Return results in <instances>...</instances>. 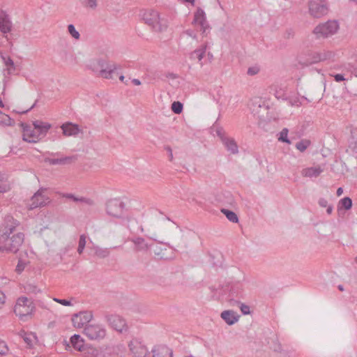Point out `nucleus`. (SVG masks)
I'll list each match as a JSON object with an SVG mask.
<instances>
[{"label":"nucleus","mask_w":357,"mask_h":357,"mask_svg":"<svg viewBox=\"0 0 357 357\" xmlns=\"http://www.w3.org/2000/svg\"><path fill=\"white\" fill-rule=\"evenodd\" d=\"M24 340L26 343H27V344L29 345H31V340L30 337H27V336H25L24 337Z\"/></svg>","instance_id":"obj_57"},{"label":"nucleus","mask_w":357,"mask_h":357,"mask_svg":"<svg viewBox=\"0 0 357 357\" xmlns=\"http://www.w3.org/2000/svg\"><path fill=\"white\" fill-rule=\"evenodd\" d=\"M290 104L292 106H297V107H298V106H300L301 102H298V100H296V101H295L294 102H290Z\"/></svg>","instance_id":"obj_61"},{"label":"nucleus","mask_w":357,"mask_h":357,"mask_svg":"<svg viewBox=\"0 0 357 357\" xmlns=\"http://www.w3.org/2000/svg\"><path fill=\"white\" fill-rule=\"evenodd\" d=\"M339 204L341 205L342 208L349 210L352 207V200L349 197H345L340 199Z\"/></svg>","instance_id":"obj_32"},{"label":"nucleus","mask_w":357,"mask_h":357,"mask_svg":"<svg viewBox=\"0 0 357 357\" xmlns=\"http://www.w3.org/2000/svg\"><path fill=\"white\" fill-rule=\"evenodd\" d=\"M86 236L84 234H82L79 237V243H78V248H77V252L81 255L86 246Z\"/></svg>","instance_id":"obj_35"},{"label":"nucleus","mask_w":357,"mask_h":357,"mask_svg":"<svg viewBox=\"0 0 357 357\" xmlns=\"http://www.w3.org/2000/svg\"><path fill=\"white\" fill-rule=\"evenodd\" d=\"M95 255L100 258H105L109 255V250L108 248H102L98 246L94 247Z\"/></svg>","instance_id":"obj_30"},{"label":"nucleus","mask_w":357,"mask_h":357,"mask_svg":"<svg viewBox=\"0 0 357 357\" xmlns=\"http://www.w3.org/2000/svg\"><path fill=\"white\" fill-rule=\"evenodd\" d=\"M8 348L4 341L0 340V355H5L7 354Z\"/></svg>","instance_id":"obj_41"},{"label":"nucleus","mask_w":357,"mask_h":357,"mask_svg":"<svg viewBox=\"0 0 357 357\" xmlns=\"http://www.w3.org/2000/svg\"><path fill=\"white\" fill-rule=\"evenodd\" d=\"M192 23L199 24L201 26V31L203 34L210 28L206 21V14L202 8H198L195 13Z\"/></svg>","instance_id":"obj_16"},{"label":"nucleus","mask_w":357,"mask_h":357,"mask_svg":"<svg viewBox=\"0 0 357 357\" xmlns=\"http://www.w3.org/2000/svg\"><path fill=\"white\" fill-rule=\"evenodd\" d=\"M221 212L230 222L233 223H237L238 222V218L234 211L225 208H222Z\"/></svg>","instance_id":"obj_29"},{"label":"nucleus","mask_w":357,"mask_h":357,"mask_svg":"<svg viewBox=\"0 0 357 357\" xmlns=\"http://www.w3.org/2000/svg\"><path fill=\"white\" fill-rule=\"evenodd\" d=\"M24 291L27 294H37L40 292V289H38L36 285L33 284H26L24 286Z\"/></svg>","instance_id":"obj_34"},{"label":"nucleus","mask_w":357,"mask_h":357,"mask_svg":"<svg viewBox=\"0 0 357 357\" xmlns=\"http://www.w3.org/2000/svg\"><path fill=\"white\" fill-rule=\"evenodd\" d=\"M63 197H66L67 199H72L73 202H78L79 197H75L74 195L70 193H67L63 195Z\"/></svg>","instance_id":"obj_49"},{"label":"nucleus","mask_w":357,"mask_h":357,"mask_svg":"<svg viewBox=\"0 0 357 357\" xmlns=\"http://www.w3.org/2000/svg\"><path fill=\"white\" fill-rule=\"evenodd\" d=\"M105 321L114 330L123 333L128 331V327L126 320L119 314H107L105 316Z\"/></svg>","instance_id":"obj_6"},{"label":"nucleus","mask_w":357,"mask_h":357,"mask_svg":"<svg viewBox=\"0 0 357 357\" xmlns=\"http://www.w3.org/2000/svg\"><path fill=\"white\" fill-rule=\"evenodd\" d=\"M5 298L4 294L0 290V307L4 304Z\"/></svg>","instance_id":"obj_54"},{"label":"nucleus","mask_w":357,"mask_h":357,"mask_svg":"<svg viewBox=\"0 0 357 357\" xmlns=\"http://www.w3.org/2000/svg\"><path fill=\"white\" fill-rule=\"evenodd\" d=\"M10 190V187L7 184L0 185V192H6Z\"/></svg>","instance_id":"obj_53"},{"label":"nucleus","mask_w":357,"mask_h":357,"mask_svg":"<svg viewBox=\"0 0 357 357\" xmlns=\"http://www.w3.org/2000/svg\"><path fill=\"white\" fill-rule=\"evenodd\" d=\"M33 310L32 302L29 301L26 297L22 296L17 300V303L14 307L15 314L22 318L27 315H30Z\"/></svg>","instance_id":"obj_7"},{"label":"nucleus","mask_w":357,"mask_h":357,"mask_svg":"<svg viewBox=\"0 0 357 357\" xmlns=\"http://www.w3.org/2000/svg\"><path fill=\"white\" fill-rule=\"evenodd\" d=\"M319 204L321 207H327L328 206V201L324 198H320L319 199Z\"/></svg>","instance_id":"obj_51"},{"label":"nucleus","mask_w":357,"mask_h":357,"mask_svg":"<svg viewBox=\"0 0 357 357\" xmlns=\"http://www.w3.org/2000/svg\"><path fill=\"white\" fill-rule=\"evenodd\" d=\"M19 225V222L11 215H6L0 227V244L3 251L17 253L24 241V234L18 232L12 234Z\"/></svg>","instance_id":"obj_1"},{"label":"nucleus","mask_w":357,"mask_h":357,"mask_svg":"<svg viewBox=\"0 0 357 357\" xmlns=\"http://www.w3.org/2000/svg\"><path fill=\"white\" fill-rule=\"evenodd\" d=\"M119 66L114 63H109L103 59H98L91 69L95 73L105 79H113V75L116 73Z\"/></svg>","instance_id":"obj_2"},{"label":"nucleus","mask_w":357,"mask_h":357,"mask_svg":"<svg viewBox=\"0 0 357 357\" xmlns=\"http://www.w3.org/2000/svg\"><path fill=\"white\" fill-rule=\"evenodd\" d=\"M222 143L227 151H230L232 154H236L238 152L237 144L233 138H224Z\"/></svg>","instance_id":"obj_24"},{"label":"nucleus","mask_w":357,"mask_h":357,"mask_svg":"<svg viewBox=\"0 0 357 357\" xmlns=\"http://www.w3.org/2000/svg\"><path fill=\"white\" fill-rule=\"evenodd\" d=\"M206 50V45H202L199 48L194 50L190 53V59H197L199 61H201L204 56Z\"/></svg>","instance_id":"obj_27"},{"label":"nucleus","mask_w":357,"mask_h":357,"mask_svg":"<svg viewBox=\"0 0 357 357\" xmlns=\"http://www.w3.org/2000/svg\"><path fill=\"white\" fill-rule=\"evenodd\" d=\"M221 318L228 324L233 325L238 321L239 316L232 310H225L220 314Z\"/></svg>","instance_id":"obj_20"},{"label":"nucleus","mask_w":357,"mask_h":357,"mask_svg":"<svg viewBox=\"0 0 357 357\" xmlns=\"http://www.w3.org/2000/svg\"><path fill=\"white\" fill-rule=\"evenodd\" d=\"M289 130L286 128H283L280 132V136L278 137V140L282 142H285L288 144H291V141L289 139L288 135Z\"/></svg>","instance_id":"obj_33"},{"label":"nucleus","mask_w":357,"mask_h":357,"mask_svg":"<svg viewBox=\"0 0 357 357\" xmlns=\"http://www.w3.org/2000/svg\"><path fill=\"white\" fill-rule=\"evenodd\" d=\"M125 204L119 199H112L106 204V211L109 215L120 218L123 216Z\"/></svg>","instance_id":"obj_10"},{"label":"nucleus","mask_w":357,"mask_h":357,"mask_svg":"<svg viewBox=\"0 0 357 357\" xmlns=\"http://www.w3.org/2000/svg\"><path fill=\"white\" fill-rule=\"evenodd\" d=\"M78 202H81L88 206H92L94 204L92 199L84 197H79Z\"/></svg>","instance_id":"obj_42"},{"label":"nucleus","mask_w":357,"mask_h":357,"mask_svg":"<svg viewBox=\"0 0 357 357\" xmlns=\"http://www.w3.org/2000/svg\"><path fill=\"white\" fill-rule=\"evenodd\" d=\"M70 343L73 348L77 351H82L84 347V340L79 335L75 334L70 337Z\"/></svg>","instance_id":"obj_26"},{"label":"nucleus","mask_w":357,"mask_h":357,"mask_svg":"<svg viewBox=\"0 0 357 357\" xmlns=\"http://www.w3.org/2000/svg\"><path fill=\"white\" fill-rule=\"evenodd\" d=\"M12 22L9 16L3 12L0 13V31L3 33H8L12 29Z\"/></svg>","instance_id":"obj_18"},{"label":"nucleus","mask_w":357,"mask_h":357,"mask_svg":"<svg viewBox=\"0 0 357 357\" xmlns=\"http://www.w3.org/2000/svg\"><path fill=\"white\" fill-rule=\"evenodd\" d=\"M273 350L277 352H282V344L278 342V340L274 342Z\"/></svg>","instance_id":"obj_48"},{"label":"nucleus","mask_w":357,"mask_h":357,"mask_svg":"<svg viewBox=\"0 0 357 357\" xmlns=\"http://www.w3.org/2000/svg\"><path fill=\"white\" fill-rule=\"evenodd\" d=\"M339 28L337 21L329 20L326 23L320 24L317 26L314 30L313 33L317 38H327L335 33Z\"/></svg>","instance_id":"obj_4"},{"label":"nucleus","mask_w":357,"mask_h":357,"mask_svg":"<svg viewBox=\"0 0 357 357\" xmlns=\"http://www.w3.org/2000/svg\"><path fill=\"white\" fill-rule=\"evenodd\" d=\"M309 10L310 15L314 17L319 18L327 14L328 11V2L326 0H310Z\"/></svg>","instance_id":"obj_9"},{"label":"nucleus","mask_w":357,"mask_h":357,"mask_svg":"<svg viewBox=\"0 0 357 357\" xmlns=\"http://www.w3.org/2000/svg\"><path fill=\"white\" fill-rule=\"evenodd\" d=\"M333 77H334V79L337 82H340L345 80L344 77L342 74H335Z\"/></svg>","instance_id":"obj_52"},{"label":"nucleus","mask_w":357,"mask_h":357,"mask_svg":"<svg viewBox=\"0 0 357 357\" xmlns=\"http://www.w3.org/2000/svg\"><path fill=\"white\" fill-rule=\"evenodd\" d=\"M13 120L7 114L0 111V124L4 126H11Z\"/></svg>","instance_id":"obj_31"},{"label":"nucleus","mask_w":357,"mask_h":357,"mask_svg":"<svg viewBox=\"0 0 357 357\" xmlns=\"http://www.w3.org/2000/svg\"><path fill=\"white\" fill-rule=\"evenodd\" d=\"M84 334L91 340H100L106 335V330L100 324H88L84 329Z\"/></svg>","instance_id":"obj_8"},{"label":"nucleus","mask_w":357,"mask_h":357,"mask_svg":"<svg viewBox=\"0 0 357 357\" xmlns=\"http://www.w3.org/2000/svg\"><path fill=\"white\" fill-rule=\"evenodd\" d=\"M343 192V190L342 188H339L337 190V196H340Z\"/></svg>","instance_id":"obj_60"},{"label":"nucleus","mask_w":357,"mask_h":357,"mask_svg":"<svg viewBox=\"0 0 357 357\" xmlns=\"http://www.w3.org/2000/svg\"><path fill=\"white\" fill-rule=\"evenodd\" d=\"M172 110L176 114H178L183 111V104L178 101H175L172 104Z\"/></svg>","instance_id":"obj_37"},{"label":"nucleus","mask_w":357,"mask_h":357,"mask_svg":"<svg viewBox=\"0 0 357 357\" xmlns=\"http://www.w3.org/2000/svg\"><path fill=\"white\" fill-rule=\"evenodd\" d=\"M338 287V289H339L340 291H344V287H343V286H342V284L338 285V287Z\"/></svg>","instance_id":"obj_63"},{"label":"nucleus","mask_w":357,"mask_h":357,"mask_svg":"<svg viewBox=\"0 0 357 357\" xmlns=\"http://www.w3.org/2000/svg\"><path fill=\"white\" fill-rule=\"evenodd\" d=\"M128 347L133 355V357H150V354L146 347L137 339L132 340L130 342Z\"/></svg>","instance_id":"obj_11"},{"label":"nucleus","mask_w":357,"mask_h":357,"mask_svg":"<svg viewBox=\"0 0 357 357\" xmlns=\"http://www.w3.org/2000/svg\"><path fill=\"white\" fill-rule=\"evenodd\" d=\"M142 20L156 31H162L167 28V24L160 19L159 13L154 10H146L142 14Z\"/></svg>","instance_id":"obj_3"},{"label":"nucleus","mask_w":357,"mask_h":357,"mask_svg":"<svg viewBox=\"0 0 357 357\" xmlns=\"http://www.w3.org/2000/svg\"><path fill=\"white\" fill-rule=\"evenodd\" d=\"M54 300L59 303V304H61L63 305H65V306H70L71 305V303L70 301H68V300H66V299H60V298H54Z\"/></svg>","instance_id":"obj_46"},{"label":"nucleus","mask_w":357,"mask_h":357,"mask_svg":"<svg viewBox=\"0 0 357 357\" xmlns=\"http://www.w3.org/2000/svg\"><path fill=\"white\" fill-rule=\"evenodd\" d=\"M93 318L92 312L83 311L75 314L72 317V322L75 327L80 328L88 324Z\"/></svg>","instance_id":"obj_13"},{"label":"nucleus","mask_w":357,"mask_h":357,"mask_svg":"<svg viewBox=\"0 0 357 357\" xmlns=\"http://www.w3.org/2000/svg\"><path fill=\"white\" fill-rule=\"evenodd\" d=\"M21 127L23 130L22 139L29 143H36L41 139L38 135L36 130H32L31 126L24 123H21Z\"/></svg>","instance_id":"obj_14"},{"label":"nucleus","mask_w":357,"mask_h":357,"mask_svg":"<svg viewBox=\"0 0 357 357\" xmlns=\"http://www.w3.org/2000/svg\"><path fill=\"white\" fill-rule=\"evenodd\" d=\"M153 357H173V351L166 346H161L152 350Z\"/></svg>","instance_id":"obj_21"},{"label":"nucleus","mask_w":357,"mask_h":357,"mask_svg":"<svg viewBox=\"0 0 357 357\" xmlns=\"http://www.w3.org/2000/svg\"><path fill=\"white\" fill-rule=\"evenodd\" d=\"M227 195L229 197V199H230L229 203H231L232 201H233V198L231 197V195L230 194V192H227Z\"/></svg>","instance_id":"obj_64"},{"label":"nucleus","mask_w":357,"mask_h":357,"mask_svg":"<svg viewBox=\"0 0 357 357\" xmlns=\"http://www.w3.org/2000/svg\"><path fill=\"white\" fill-rule=\"evenodd\" d=\"M61 128L66 136H76L80 132L79 126L72 123H63Z\"/></svg>","instance_id":"obj_19"},{"label":"nucleus","mask_w":357,"mask_h":357,"mask_svg":"<svg viewBox=\"0 0 357 357\" xmlns=\"http://www.w3.org/2000/svg\"><path fill=\"white\" fill-rule=\"evenodd\" d=\"M183 35H187L188 36L193 38L194 40H197V34L195 33L194 31H192L191 29L185 30V31L183 32L181 36H183Z\"/></svg>","instance_id":"obj_45"},{"label":"nucleus","mask_w":357,"mask_h":357,"mask_svg":"<svg viewBox=\"0 0 357 357\" xmlns=\"http://www.w3.org/2000/svg\"><path fill=\"white\" fill-rule=\"evenodd\" d=\"M229 301L231 305L240 303L236 298L243 297V284L239 282L231 283L229 287Z\"/></svg>","instance_id":"obj_12"},{"label":"nucleus","mask_w":357,"mask_h":357,"mask_svg":"<svg viewBox=\"0 0 357 357\" xmlns=\"http://www.w3.org/2000/svg\"><path fill=\"white\" fill-rule=\"evenodd\" d=\"M259 72V68L258 66H252L248 69V75L253 76L257 75Z\"/></svg>","instance_id":"obj_43"},{"label":"nucleus","mask_w":357,"mask_h":357,"mask_svg":"<svg viewBox=\"0 0 357 357\" xmlns=\"http://www.w3.org/2000/svg\"><path fill=\"white\" fill-rule=\"evenodd\" d=\"M165 149L167 151L168 153V155H169V161H172L173 160V153H172V148L169 146H166L165 147Z\"/></svg>","instance_id":"obj_50"},{"label":"nucleus","mask_w":357,"mask_h":357,"mask_svg":"<svg viewBox=\"0 0 357 357\" xmlns=\"http://www.w3.org/2000/svg\"><path fill=\"white\" fill-rule=\"evenodd\" d=\"M334 56L333 53L330 51H324L322 52H311L307 54V58L301 57L299 63L302 66H310L320 61H324L331 59Z\"/></svg>","instance_id":"obj_5"},{"label":"nucleus","mask_w":357,"mask_h":357,"mask_svg":"<svg viewBox=\"0 0 357 357\" xmlns=\"http://www.w3.org/2000/svg\"><path fill=\"white\" fill-rule=\"evenodd\" d=\"M80 1L81 3L85 7L94 9L97 6L96 0H80Z\"/></svg>","instance_id":"obj_38"},{"label":"nucleus","mask_w":357,"mask_h":357,"mask_svg":"<svg viewBox=\"0 0 357 357\" xmlns=\"http://www.w3.org/2000/svg\"><path fill=\"white\" fill-rule=\"evenodd\" d=\"M135 245V250L137 252L146 251L149 249L150 245L146 243L145 240L142 237H136L130 239Z\"/></svg>","instance_id":"obj_22"},{"label":"nucleus","mask_w":357,"mask_h":357,"mask_svg":"<svg viewBox=\"0 0 357 357\" xmlns=\"http://www.w3.org/2000/svg\"><path fill=\"white\" fill-rule=\"evenodd\" d=\"M43 189L38 190L31 197V203L29 204V209L33 210L38 207H42L46 205L48 198L43 195Z\"/></svg>","instance_id":"obj_15"},{"label":"nucleus","mask_w":357,"mask_h":357,"mask_svg":"<svg viewBox=\"0 0 357 357\" xmlns=\"http://www.w3.org/2000/svg\"><path fill=\"white\" fill-rule=\"evenodd\" d=\"M75 159L74 156H66L60 158H47L46 161L50 165H66L70 163Z\"/></svg>","instance_id":"obj_25"},{"label":"nucleus","mask_w":357,"mask_h":357,"mask_svg":"<svg viewBox=\"0 0 357 357\" xmlns=\"http://www.w3.org/2000/svg\"><path fill=\"white\" fill-rule=\"evenodd\" d=\"M33 126L35 130L38 132V135L43 139L45 137L52 126L49 123H45L41 121H35L33 122Z\"/></svg>","instance_id":"obj_17"},{"label":"nucleus","mask_w":357,"mask_h":357,"mask_svg":"<svg viewBox=\"0 0 357 357\" xmlns=\"http://www.w3.org/2000/svg\"><path fill=\"white\" fill-rule=\"evenodd\" d=\"M68 31L69 33L75 39H79L80 35L79 32L75 29V27L73 24H69L68 26Z\"/></svg>","instance_id":"obj_39"},{"label":"nucleus","mask_w":357,"mask_h":357,"mask_svg":"<svg viewBox=\"0 0 357 357\" xmlns=\"http://www.w3.org/2000/svg\"><path fill=\"white\" fill-rule=\"evenodd\" d=\"M282 96H283V94H282L281 92H280V91H276L275 97H276L277 98H282Z\"/></svg>","instance_id":"obj_59"},{"label":"nucleus","mask_w":357,"mask_h":357,"mask_svg":"<svg viewBox=\"0 0 357 357\" xmlns=\"http://www.w3.org/2000/svg\"><path fill=\"white\" fill-rule=\"evenodd\" d=\"M239 304H241L240 309L243 314L247 315L250 314V307L248 305L241 303Z\"/></svg>","instance_id":"obj_44"},{"label":"nucleus","mask_w":357,"mask_h":357,"mask_svg":"<svg viewBox=\"0 0 357 357\" xmlns=\"http://www.w3.org/2000/svg\"><path fill=\"white\" fill-rule=\"evenodd\" d=\"M26 264V263L24 261L20 259L15 268L16 272L17 273H21L24 270Z\"/></svg>","instance_id":"obj_40"},{"label":"nucleus","mask_w":357,"mask_h":357,"mask_svg":"<svg viewBox=\"0 0 357 357\" xmlns=\"http://www.w3.org/2000/svg\"><path fill=\"white\" fill-rule=\"evenodd\" d=\"M131 82H132L135 85H137V86H139V85H140V84H141V82H140V80H139V79H135V78H134V79H132L131 80Z\"/></svg>","instance_id":"obj_56"},{"label":"nucleus","mask_w":357,"mask_h":357,"mask_svg":"<svg viewBox=\"0 0 357 357\" xmlns=\"http://www.w3.org/2000/svg\"><path fill=\"white\" fill-rule=\"evenodd\" d=\"M119 79L121 80V82L125 83L126 85H128V80H125V77L123 75H121L119 76Z\"/></svg>","instance_id":"obj_58"},{"label":"nucleus","mask_w":357,"mask_h":357,"mask_svg":"<svg viewBox=\"0 0 357 357\" xmlns=\"http://www.w3.org/2000/svg\"><path fill=\"white\" fill-rule=\"evenodd\" d=\"M333 207L332 205H328L327 206V209H326V213L328 214V215H331L333 212Z\"/></svg>","instance_id":"obj_55"},{"label":"nucleus","mask_w":357,"mask_h":357,"mask_svg":"<svg viewBox=\"0 0 357 357\" xmlns=\"http://www.w3.org/2000/svg\"><path fill=\"white\" fill-rule=\"evenodd\" d=\"M217 135L220 138L221 141H223L224 138H227V137L225 135V131L222 128H218L216 130Z\"/></svg>","instance_id":"obj_47"},{"label":"nucleus","mask_w":357,"mask_h":357,"mask_svg":"<svg viewBox=\"0 0 357 357\" xmlns=\"http://www.w3.org/2000/svg\"><path fill=\"white\" fill-rule=\"evenodd\" d=\"M310 142L308 140H301L296 143V148L301 152L305 151L310 146Z\"/></svg>","instance_id":"obj_36"},{"label":"nucleus","mask_w":357,"mask_h":357,"mask_svg":"<svg viewBox=\"0 0 357 357\" xmlns=\"http://www.w3.org/2000/svg\"><path fill=\"white\" fill-rule=\"evenodd\" d=\"M36 101L34 102V104H33V105H32V106H31L29 109H27V110H26V111L23 112L22 113H26V112H29V111H30L31 109H33V108L36 106Z\"/></svg>","instance_id":"obj_62"},{"label":"nucleus","mask_w":357,"mask_h":357,"mask_svg":"<svg viewBox=\"0 0 357 357\" xmlns=\"http://www.w3.org/2000/svg\"><path fill=\"white\" fill-rule=\"evenodd\" d=\"M1 57L3 60L5 66L7 67L6 70L7 71L8 74H12L15 70L13 61L9 56H2Z\"/></svg>","instance_id":"obj_28"},{"label":"nucleus","mask_w":357,"mask_h":357,"mask_svg":"<svg viewBox=\"0 0 357 357\" xmlns=\"http://www.w3.org/2000/svg\"><path fill=\"white\" fill-rule=\"evenodd\" d=\"M323 172L320 167H312L305 168L302 170V175L305 177H317Z\"/></svg>","instance_id":"obj_23"}]
</instances>
